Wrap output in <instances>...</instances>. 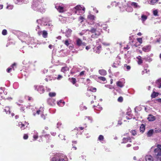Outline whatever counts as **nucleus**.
Returning <instances> with one entry per match:
<instances>
[{
  "label": "nucleus",
  "mask_w": 161,
  "mask_h": 161,
  "mask_svg": "<svg viewBox=\"0 0 161 161\" xmlns=\"http://www.w3.org/2000/svg\"><path fill=\"white\" fill-rule=\"evenodd\" d=\"M43 0H33L32 8L35 10L39 11L42 13L44 12L45 9V4L43 3Z\"/></svg>",
  "instance_id": "obj_1"
},
{
  "label": "nucleus",
  "mask_w": 161,
  "mask_h": 161,
  "mask_svg": "<svg viewBox=\"0 0 161 161\" xmlns=\"http://www.w3.org/2000/svg\"><path fill=\"white\" fill-rule=\"evenodd\" d=\"M90 31L92 33V37L93 38L97 37L99 36L101 34V31L97 30L96 29L92 28Z\"/></svg>",
  "instance_id": "obj_2"
},
{
  "label": "nucleus",
  "mask_w": 161,
  "mask_h": 161,
  "mask_svg": "<svg viewBox=\"0 0 161 161\" xmlns=\"http://www.w3.org/2000/svg\"><path fill=\"white\" fill-rule=\"evenodd\" d=\"M85 10V8H82V7L80 5L77 6L74 8L75 14H77L78 13H79L80 11L82 10L84 11Z\"/></svg>",
  "instance_id": "obj_3"
},
{
  "label": "nucleus",
  "mask_w": 161,
  "mask_h": 161,
  "mask_svg": "<svg viewBox=\"0 0 161 161\" xmlns=\"http://www.w3.org/2000/svg\"><path fill=\"white\" fill-rule=\"evenodd\" d=\"M76 44L78 46H85L86 43L84 42H82L81 40L79 38H76Z\"/></svg>",
  "instance_id": "obj_4"
},
{
  "label": "nucleus",
  "mask_w": 161,
  "mask_h": 161,
  "mask_svg": "<svg viewBox=\"0 0 161 161\" xmlns=\"http://www.w3.org/2000/svg\"><path fill=\"white\" fill-rule=\"evenodd\" d=\"M55 7V8L60 12H63L64 11V8L59 5L57 4Z\"/></svg>",
  "instance_id": "obj_5"
},
{
  "label": "nucleus",
  "mask_w": 161,
  "mask_h": 161,
  "mask_svg": "<svg viewBox=\"0 0 161 161\" xmlns=\"http://www.w3.org/2000/svg\"><path fill=\"white\" fill-rule=\"evenodd\" d=\"M35 89L38 87L37 91L40 93L42 94L44 92V90L43 86H35Z\"/></svg>",
  "instance_id": "obj_6"
},
{
  "label": "nucleus",
  "mask_w": 161,
  "mask_h": 161,
  "mask_svg": "<svg viewBox=\"0 0 161 161\" xmlns=\"http://www.w3.org/2000/svg\"><path fill=\"white\" fill-rule=\"evenodd\" d=\"M155 153V157L158 160L161 161V151H158Z\"/></svg>",
  "instance_id": "obj_7"
},
{
  "label": "nucleus",
  "mask_w": 161,
  "mask_h": 161,
  "mask_svg": "<svg viewBox=\"0 0 161 161\" xmlns=\"http://www.w3.org/2000/svg\"><path fill=\"white\" fill-rule=\"evenodd\" d=\"M52 161H65V160L63 158L55 156L52 159Z\"/></svg>",
  "instance_id": "obj_8"
},
{
  "label": "nucleus",
  "mask_w": 161,
  "mask_h": 161,
  "mask_svg": "<svg viewBox=\"0 0 161 161\" xmlns=\"http://www.w3.org/2000/svg\"><path fill=\"white\" fill-rule=\"evenodd\" d=\"M136 58L137 59V62L139 65H140L142 63L143 58L141 56H139L136 57Z\"/></svg>",
  "instance_id": "obj_9"
},
{
  "label": "nucleus",
  "mask_w": 161,
  "mask_h": 161,
  "mask_svg": "<svg viewBox=\"0 0 161 161\" xmlns=\"http://www.w3.org/2000/svg\"><path fill=\"white\" fill-rule=\"evenodd\" d=\"M130 4L134 8H139L141 7V6L137 3L135 2H131Z\"/></svg>",
  "instance_id": "obj_10"
},
{
  "label": "nucleus",
  "mask_w": 161,
  "mask_h": 161,
  "mask_svg": "<svg viewBox=\"0 0 161 161\" xmlns=\"http://www.w3.org/2000/svg\"><path fill=\"white\" fill-rule=\"evenodd\" d=\"M151 49V47L150 46H146L143 47L142 50L145 52H149Z\"/></svg>",
  "instance_id": "obj_11"
},
{
  "label": "nucleus",
  "mask_w": 161,
  "mask_h": 161,
  "mask_svg": "<svg viewBox=\"0 0 161 161\" xmlns=\"http://www.w3.org/2000/svg\"><path fill=\"white\" fill-rule=\"evenodd\" d=\"M27 0H14L15 3L17 4H20L22 3H26Z\"/></svg>",
  "instance_id": "obj_12"
},
{
  "label": "nucleus",
  "mask_w": 161,
  "mask_h": 161,
  "mask_svg": "<svg viewBox=\"0 0 161 161\" xmlns=\"http://www.w3.org/2000/svg\"><path fill=\"white\" fill-rule=\"evenodd\" d=\"M147 119L149 121H154L155 119L156 118L153 115L149 114L147 117Z\"/></svg>",
  "instance_id": "obj_13"
},
{
  "label": "nucleus",
  "mask_w": 161,
  "mask_h": 161,
  "mask_svg": "<svg viewBox=\"0 0 161 161\" xmlns=\"http://www.w3.org/2000/svg\"><path fill=\"white\" fill-rule=\"evenodd\" d=\"M145 161H153V158L150 155H148L146 156Z\"/></svg>",
  "instance_id": "obj_14"
},
{
  "label": "nucleus",
  "mask_w": 161,
  "mask_h": 161,
  "mask_svg": "<svg viewBox=\"0 0 161 161\" xmlns=\"http://www.w3.org/2000/svg\"><path fill=\"white\" fill-rule=\"evenodd\" d=\"M125 82L120 81H118L116 82V85L120 87H122L124 86Z\"/></svg>",
  "instance_id": "obj_15"
},
{
  "label": "nucleus",
  "mask_w": 161,
  "mask_h": 161,
  "mask_svg": "<svg viewBox=\"0 0 161 161\" xmlns=\"http://www.w3.org/2000/svg\"><path fill=\"white\" fill-rule=\"evenodd\" d=\"M72 31L69 29H68L65 32V36L67 37H69L71 35Z\"/></svg>",
  "instance_id": "obj_16"
},
{
  "label": "nucleus",
  "mask_w": 161,
  "mask_h": 161,
  "mask_svg": "<svg viewBox=\"0 0 161 161\" xmlns=\"http://www.w3.org/2000/svg\"><path fill=\"white\" fill-rule=\"evenodd\" d=\"M157 86L160 88L161 87V78L157 80L156 82Z\"/></svg>",
  "instance_id": "obj_17"
},
{
  "label": "nucleus",
  "mask_w": 161,
  "mask_h": 161,
  "mask_svg": "<svg viewBox=\"0 0 161 161\" xmlns=\"http://www.w3.org/2000/svg\"><path fill=\"white\" fill-rule=\"evenodd\" d=\"M16 64L15 63H14L12 65H11L10 68H8L7 70V71L9 73L10 72L11 70L13 69L14 70V66H16Z\"/></svg>",
  "instance_id": "obj_18"
},
{
  "label": "nucleus",
  "mask_w": 161,
  "mask_h": 161,
  "mask_svg": "<svg viewBox=\"0 0 161 161\" xmlns=\"http://www.w3.org/2000/svg\"><path fill=\"white\" fill-rule=\"evenodd\" d=\"M99 73L103 75H106L107 74V72L106 70L104 69H101L99 70Z\"/></svg>",
  "instance_id": "obj_19"
},
{
  "label": "nucleus",
  "mask_w": 161,
  "mask_h": 161,
  "mask_svg": "<svg viewBox=\"0 0 161 161\" xmlns=\"http://www.w3.org/2000/svg\"><path fill=\"white\" fill-rule=\"evenodd\" d=\"M157 147L154 149V152L156 153L158 151H161V145H158Z\"/></svg>",
  "instance_id": "obj_20"
},
{
  "label": "nucleus",
  "mask_w": 161,
  "mask_h": 161,
  "mask_svg": "<svg viewBox=\"0 0 161 161\" xmlns=\"http://www.w3.org/2000/svg\"><path fill=\"white\" fill-rule=\"evenodd\" d=\"M123 140V143H126L128 142L129 141L130 142H131L130 141V137H128L127 138H124Z\"/></svg>",
  "instance_id": "obj_21"
},
{
  "label": "nucleus",
  "mask_w": 161,
  "mask_h": 161,
  "mask_svg": "<svg viewBox=\"0 0 161 161\" xmlns=\"http://www.w3.org/2000/svg\"><path fill=\"white\" fill-rule=\"evenodd\" d=\"M153 130H150L149 131H148V132L147 133V136H148V137L151 136L153 134Z\"/></svg>",
  "instance_id": "obj_22"
},
{
  "label": "nucleus",
  "mask_w": 161,
  "mask_h": 161,
  "mask_svg": "<svg viewBox=\"0 0 161 161\" xmlns=\"http://www.w3.org/2000/svg\"><path fill=\"white\" fill-rule=\"evenodd\" d=\"M69 70V68L67 67H63L61 70L62 72H63L64 73H65L67 71H68Z\"/></svg>",
  "instance_id": "obj_23"
},
{
  "label": "nucleus",
  "mask_w": 161,
  "mask_h": 161,
  "mask_svg": "<svg viewBox=\"0 0 161 161\" xmlns=\"http://www.w3.org/2000/svg\"><path fill=\"white\" fill-rule=\"evenodd\" d=\"M158 92H153V93L151 95V97L152 98H154L155 97H156L158 96Z\"/></svg>",
  "instance_id": "obj_24"
},
{
  "label": "nucleus",
  "mask_w": 161,
  "mask_h": 161,
  "mask_svg": "<svg viewBox=\"0 0 161 161\" xmlns=\"http://www.w3.org/2000/svg\"><path fill=\"white\" fill-rule=\"evenodd\" d=\"M85 120L86 121H87L89 122H91L92 120L91 118L90 117H86L85 118Z\"/></svg>",
  "instance_id": "obj_25"
},
{
  "label": "nucleus",
  "mask_w": 161,
  "mask_h": 161,
  "mask_svg": "<svg viewBox=\"0 0 161 161\" xmlns=\"http://www.w3.org/2000/svg\"><path fill=\"white\" fill-rule=\"evenodd\" d=\"M145 129V126L144 125H142L140 127V130L141 132H143Z\"/></svg>",
  "instance_id": "obj_26"
},
{
  "label": "nucleus",
  "mask_w": 161,
  "mask_h": 161,
  "mask_svg": "<svg viewBox=\"0 0 161 161\" xmlns=\"http://www.w3.org/2000/svg\"><path fill=\"white\" fill-rule=\"evenodd\" d=\"M101 46L100 45H99L97 48V49L95 50V51L96 53H100V51L101 49Z\"/></svg>",
  "instance_id": "obj_27"
},
{
  "label": "nucleus",
  "mask_w": 161,
  "mask_h": 161,
  "mask_svg": "<svg viewBox=\"0 0 161 161\" xmlns=\"http://www.w3.org/2000/svg\"><path fill=\"white\" fill-rule=\"evenodd\" d=\"M87 17L89 19H90V20H94L95 18V16L94 15L91 14H89L88 16Z\"/></svg>",
  "instance_id": "obj_28"
},
{
  "label": "nucleus",
  "mask_w": 161,
  "mask_h": 161,
  "mask_svg": "<svg viewBox=\"0 0 161 161\" xmlns=\"http://www.w3.org/2000/svg\"><path fill=\"white\" fill-rule=\"evenodd\" d=\"M64 43L67 46H68L70 42L69 40H66L65 41H63Z\"/></svg>",
  "instance_id": "obj_29"
},
{
  "label": "nucleus",
  "mask_w": 161,
  "mask_h": 161,
  "mask_svg": "<svg viewBox=\"0 0 161 161\" xmlns=\"http://www.w3.org/2000/svg\"><path fill=\"white\" fill-rule=\"evenodd\" d=\"M47 33L45 31H44L42 32V36L44 38H46L47 37Z\"/></svg>",
  "instance_id": "obj_30"
},
{
  "label": "nucleus",
  "mask_w": 161,
  "mask_h": 161,
  "mask_svg": "<svg viewBox=\"0 0 161 161\" xmlns=\"http://www.w3.org/2000/svg\"><path fill=\"white\" fill-rule=\"evenodd\" d=\"M141 18L143 22H144L145 21L147 18V16L144 15H142Z\"/></svg>",
  "instance_id": "obj_31"
},
{
  "label": "nucleus",
  "mask_w": 161,
  "mask_h": 161,
  "mask_svg": "<svg viewBox=\"0 0 161 161\" xmlns=\"http://www.w3.org/2000/svg\"><path fill=\"white\" fill-rule=\"evenodd\" d=\"M19 126L22 129H25L24 126L25 125L24 124H22L21 122L19 123Z\"/></svg>",
  "instance_id": "obj_32"
},
{
  "label": "nucleus",
  "mask_w": 161,
  "mask_h": 161,
  "mask_svg": "<svg viewBox=\"0 0 161 161\" xmlns=\"http://www.w3.org/2000/svg\"><path fill=\"white\" fill-rule=\"evenodd\" d=\"M56 95V93L55 92H50L49 93V95L51 97H55Z\"/></svg>",
  "instance_id": "obj_33"
},
{
  "label": "nucleus",
  "mask_w": 161,
  "mask_h": 161,
  "mask_svg": "<svg viewBox=\"0 0 161 161\" xmlns=\"http://www.w3.org/2000/svg\"><path fill=\"white\" fill-rule=\"evenodd\" d=\"M158 1V0H151L150 1V3L151 4L153 5L156 2H157Z\"/></svg>",
  "instance_id": "obj_34"
},
{
  "label": "nucleus",
  "mask_w": 161,
  "mask_h": 161,
  "mask_svg": "<svg viewBox=\"0 0 161 161\" xmlns=\"http://www.w3.org/2000/svg\"><path fill=\"white\" fill-rule=\"evenodd\" d=\"M104 139L103 136L102 135H100L98 138V140L100 141H103Z\"/></svg>",
  "instance_id": "obj_35"
},
{
  "label": "nucleus",
  "mask_w": 161,
  "mask_h": 161,
  "mask_svg": "<svg viewBox=\"0 0 161 161\" xmlns=\"http://www.w3.org/2000/svg\"><path fill=\"white\" fill-rule=\"evenodd\" d=\"M76 81V80L75 78H72L71 79L70 81L73 84H74Z\"/></svg>",
  "instance_id": "obj_36"
},
{
  "label": "nucleus",
  "mask_w": 161,
  "mask_h": 161,
  "mask_svg": "<svg viewBox=\"0 0 161 161\" xmlns=\"http://www.w3.org/2000/svg\"><path fill=\"white\" fill-rule=\"evenodd\" d=\"M6 8L9 9H12L13 8V6L11 5H7Z\"/></svg>",
  "instance_id": "obj_37"
},
{
  "label": "nucleus",
  "mask_w": 161,
  "mask_h": 161,
  "mask_svg": "<svg viewBox=\"0 0 161 161\" xmlns=\"http://www.w3.org/2000/svg\"><path fill=\"white\" fill-rule=\"evenodd\" d=\"M92 92H95L96 91V88L95 87H91L89 89Z\"/></svg>",
  "instance_id": "obj_38"
},
{
  "label": "nucleus",
  "mask_w": 161,
  "mask_h": 161,
  "mask_svg": "<svg viewBox=\"0 0 161 161\" xmlns=\"http://www.w3.org/2000/svg\"><path fill=\"white\" fill-rule=\"evenodd\" d=\"M2 34L3 35H5L7 34V31L6 30H3L2 32Z\"/></svg>",
  "instance_id": "obj_39"
},
{
  "label": "nucleus",
  "mask_w": 161,
  "mask_h": 161,
  "mask_svg": "<svg viewBox=\"0 0 161 161\" xmlns=\"http://www.w3.org/2000/svg\"><path fill=\"white\" fill-rule=\"evenodd\" d=\"M126 10L128 12H131L133 11V9L130 7H128L126 8Z\"/></svg>",
  "instance_id": "obj_40"
},
{
  "label": "nucleus",
  "mask_w": 161,
  "mask_h": 161,
  "mask_svg": "<svg viewBox=\"0 0 161 161\" xmlns=\"http://www.w3.org/2000/svg\"><path fill=\"white\" fill-rule=\"evenodd\" d=\"M137 41L140 43L141 44L142 42V38H138L137 39Z\"/></svg>",
  "instance_id": "obj_41"
},
{
  "label": "nucleus",
  "mask_w": 161,
  "mask_h": 161,
  "mask_svg": "<svg viewBox=\"0 0 161 161\" xmlns=\"http://www.w3.org/2000/svg\"><path fill=\"white\" fill-rule=\"evenodd\" d=\"M123 100V98L122 97H119L118 101L119 102H122Z\"/></svg>",
  "instance_id": "obj_42"
},
{
  "label": "nucleus",
  "mask_w": 161,
  "mask_h": 161,
  "mask_svg": "<svg viewBox=\"0 0 161 161\" xmlns=\"http://www.w3.org/2000/svg\"><path fill=\"white\" fill-rule=\"evenodd\" d=\"M158 11L157 10H155L153 11V14L155 16H157L158 14Z\"/></svg>",
  "instance_id": "obj_43"
},
{
  "label": "nucleus",
  "mask_w": 161,
  "mask_h": 161,
  "mask_svg": "<svg viewBox=\"0 0 161 161\" xmlns=\"http://www.w3.org/2000/svg\"><path fill=\"white\" fill-rule=\"evenodd\" d=\"M95 26L97 27H101L102 25H101L100 23H97L95 25Z\"/></svg>",
  "instance_id": "obj_44"
},
{
  "label": "nucleus",
  "mask_w": 161,
  "mask_h": 161,
  "mask_svg": "<svg viewBox=\"0 0 161 161\" xmlns=\"http://www.w3.org/2000/svg\"><path fill=\"white\" fill-rule=\"evenodd\" d=\"M38 137V136L37 135H34L33 136V138L34 139H33V141L36 140Z\"/></svg>",
  "instance_id": "obj_45"
},
{
  "label": "nucleus",
  "mask_w": 161,
  "mask_h": 161,
  "mask_svg": "<svg viewBox=\"0 0 161 161\" xmlns=\"http://www.w3.org/2000/svg\"><path fill=\"white\" fill-rule=\"evenodd\" d=\"M98 79L103 81H104L106 80V78L104 77H98Z\"/></svg>",
  "instance_id": "obj_46"
},
{
  "label": "nucleus",
  "mask_w": 161,
  "mask_h": 161,
  "mask_svg": "<svg viewBox=\"0 0 161 161\" xmlns=\"http://www.w3.org/2000/svg\"><path fill=\"white\" fill-rule=\"evenodd\" d=\"M28 136L27 134H25L23 136V138L24 139H27L28 138Z\"/></svg>",
  "instance_id": "obj_47"
},
{
  "label": "nucleus",
  "mask_w": 161,
  "mask_h": 161,
  "mask_svg": "<svg viewBox=\"0 0 161 161\" xmlns=\"http://www.w3.org/2000/svg\"><path fill=\"white\" fill-rule=\"evenodd\" d=\"M46 25L48 26L49 27H51L52 26V25L50 23L47 24Z\"/></svg>",
  "instance_id": "obj_48"
},
{
  "label": "nucleus",
  "mask_w": 161,
  "mask_h": 161,
  "mask_svg": "<svg viewBox=\"0 0 161 161\" xmlns=\"http://www.w3.org/2000/svg\"><path fill=\"white\" fill-rule=\"evenodd\" d=\"M125 67H126V69L127 70H129L130 69V66H127L126 65V66L125 65Z\"/></svg>",
  "instance_id": "obj_49"
},
{
  "label": "nucleus",
  "mask_w": 161,
  "mask_h": 161,
  "mask_svg": "<svg viewBox=\"0 0 161 161\" xmlns=\"http://www.w3.org/2000/svg\"><path fill=\"white\" fill-rule=\"evenodd\" d=\"M85 72V71H81V72H80V76H82V75H83L84 74Z\"/></svg>",
  "instance_id": "obj_50"
},
{
  "label": "nucleus",
  "mask_w": 161,
  "mask_h": 161,
  "mask_svg": "<svg viewBox=\"0 0 161 161\" xmlns=\"http://www.w3.org/2000/svg\"><path fill=\"white\" fill-rule=\"evenodd\" d=\"M62 78V76L60 75H58V76L57 78V79L58 80H60Z\"/></svg>",
  "instance_id": "obj_51"
},
{
  "label": "nucleus",
  "mask_w": 161,
  "mask_h": 161,
  "mask_svg": "<svg viewBox=\"0 0 161 161\" xmlns=\"http://www.w3.org/2000/svg\"><path fill=\"white\" fill-rule=\"evenodd\" d=\"M131 132L132 134L134 136H135L136 134V132L135 130L132 131Z\"/></svg>",
  "instance_id": "obj_52"
},
{
  "label": "nucleus",
  "mask_w": 161,
  "mask_h": 161,
  "mask_svg": "<svg viewBox=\"0 0 161 161\" xmlns=\"http://www.w3.org/2000/svg\"><path fill=\"white\" fill-rule=\"evenodd\" d=\"M62 102V100H60L59 102H58L57 103L58 104L59 106H62L60 104V103Z\"/></svg>",
  "instance_id": "obj_53"
},
{
  "label": "nucleus",
  "mask_w": 161,
  "mask_h": 161,
  "mask_svg": "<svg viewBox=\"0 0 161 161\" xmlns=\"http://www.w3.org/2000/svg\"><path fill=\"white\" fill-rule=\"evenodd\" d=\"M58 136L59 137H60V138L62 139H64V140H65V138L64 137L63 138V136L62 135H61V134H59V135H58Z\"/></svg>",
  "instance_id": "obj_54"
},
{
  "label": "nucleus",
  "mask_w": 161,
  "mask_h": 161,
  "mask_svg": "<svg viewBox=\"0 0 161 161\" xmlns=\"http://www.w3.org/2000/svg\"><path fill=\"white\" fill-rule=\"evenodd\" d=\"M91 48L89 46H86V49L87 50H89V49H90Z\"/></svg>",
  "instance_id": "obj_55"
},
{
  "label": "nucleus",
  "mask_w": 161,
  "mask_h": 161,
  "mask_svg": "<svg viewBox=\"0 0 161 161\" xmlns=\"http://www.w3.org/2000/svg\"><path fill=\"white\" fill-rule=\"evenodd\" d=\"M156 100L159 103H161V98H159V99H157Z\"/></svg>",
  "instance_id": "obj_56"
},
{
  "label": "nucleus",
  "mask_w": 161,
  "mask_h": 161,
  "mask_svg": "<svg viewBox=\"0 0 161 161\" xmlns=\"http://www.w3.org/2000/svg\"><path fill=\"white\" fill-rule=\"evenodd\" d=\"M41 117L44 119H45V116L43 114L41 115Z\"/></svg>",
  "instance_id": "obj_57"
},
{
  "label": "nucleus",
  "mask_w": 161,
  "mask_h": 161,
  "mask_svg": "<svg viewBox=\"0 0 161 161\" xmlns=\"http://www.w3.org/2000/svg\"><path fill=\"white\" fill-rule=\"evenodd\" d=\"M48 47L50 49H52L53 47V46L52 45H49Z\"/></svg>",
  "instance_id": "obj_58"
},
{
  "label": "nucleus",
  "mask_w": 161,
  "mask_h": 161,
  "mask_svg": "<svg viewBox=\"0 0 161 161\" xmlns=\"http://www.w3.org/2000/svg\"><path fill=\"white\" fill-rule=\"evenodd\" d=\"M144 71L145 72V73H148V72H149V70H147V69H145Z\"/></svg>",
  "instance_id": "obj_59"
},
{
  "label": "nucleus",
  "mask_w": 161,
  "mask_h": 161,
  "mask_svg": "<svg viewBox=\"0 0 161 161\" xmlns=\"http://www.w3.org/2000/svg\"><path fill=\"white\" fill-rule=\"evenodd\" d=\"M155 131L156 132H161V130H160V129H158V130H155Z\"/></svg>",
  "instance_id": "obj_60"
},
{
  "label": "nucleus",
  "mask_w": 161,
  "mask_h": 161,
  "mask_svg": "<svg viewBox=\"0 0 161 161\" xmlns=\"http://www.w3.org/2000/svg\"><path fill=\"white\" fill-rule=\"evenodd\" d=\"M3 5H0V9H3Z\"/></svg>",
  "instance_id": "obj_61"
},
{
  "label": "nucleus",
  "mask_w": 161,
  "mask_h": 161,
  "mask_svg": "<svg viewBox=\"0 0 161 161\" xmlns=\"http://www.w3.org/2000/svg\"><path fill=\"white\" fill-rule=\"evenodd\" d=\"M41 112V111L40 110H37L36 112V113L38 114H39L40 113V112Z\"/></svg>",
  "instance_id": "obj_62"
},
{
  "label": "nucleus",
  "mask_w": 161,
  "mask_h": 161,
  "mask_svg": "<svg viewBox=\"0 0 161 161\" xmlns=\"http://www.w3.org/2000/svg\"><path fill=\"white\" fill-rule=\"evenodd\" d=\"M137 35L139 36H141L142 35V33L139 32L137 34Z\"/></svg>",
  "instance_id": "obj_63"
},
{
  "label": "nucleus",
  "mask_w": 161,
  "mask_h": 161,
  "mask_svg": "<svg viewBox=\"0 0 161 161\" xmlns=\"http://www.w3.org/2000/svg\"><path fill=\"white\" fill-rule=\"evenodd\" d=\"M61 37L60 36H59L57 37V38L58 39H61Z\"/></svg>",
  "instance_id": "obj_64"
}]
</instances>
